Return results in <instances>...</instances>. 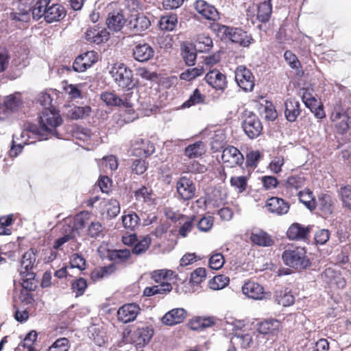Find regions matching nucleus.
<instances>
[{
	"mask_svg": "<svg viewBox=\"0 0 351 351\" xmlns=\"http://www.w3.org/2000/svg\"><path fill=\"white\" fill-rule=\"evenodd\" d=\"M309 228L299 223L292 224L287 230V237L291 240H303L307 238Z\"/></svg>",
	"mask_w": 351,
	"mask_h": 351,
	"instance_id": "nucleus-27",
	"label": "nucleus"
},
{
	"mask_svg": "<svg viewBox=\"0 0 351 351\" xmlns=\"http://www.w3.org/2000/svg\"><path fill=\"white\" fill-rule=\"evenodd\" d=\"M20 137L22 139L21 142H17L19 140V138L16 134H14L12 141V146L9 152L10 156L16 157L19 153L21 152L23 145L26 144H31L34 142V141H29V139L32 137H34L32 134H30V136L28 137L25 136L24 138H22L20 135Z\"/></svg>",
	"mask_w": 351,
	"mask_h": 351,
	"instance_id": "nucleus-29",
	"label": "nucleus"
},
{
	"mask_svg": "<svg viewBox=\"0 0 351 351\" xmlns=\"http://www.w3.org/2000/svg\"><path fill=\"white\" fill-rule=\"evenodd\" d=\"M122 222L125 228L134 230L140 223V217L134 212L129 211L122 216Z\"/></svg>",
	"mask_w": 351,
	"mask_h": 351,
	"instance_id": "nucleus-34",
	"label": "nucleus"
},
{
	"mask_svg": "<svg viewBox=\"0 0 351 351\" xmlns=\"http://www.w3.org/2000/svg\"><path fill=\"white\" fill-rule=\"evenodd\" d=\"M62 119L59 113L54 109L45 108L39 117L40 126L30 124L21 133L22 138L28 137L30 134L38 138V141L47 140L53 136L60 138L56 128L62 124Z\"/></svg>",
	"mask_w": 351,
	"mask_h": 351,
	"instance_id": "nucleus-1",
	"label": "nucleus"
},
{
	"mask_svg": "<svg viewBox=\"0 0 351 351\" xmlns=\"http://www.w3.org/2000/svg\"><path fill=\"white\" fill-rule=\"evenodd\" d=\"M225 263L223 256L221 253H216L212 255L209 259V266L212 269L218 270L221 269Z\"/></svg>",
	"mask_w": 351,
	"mask_h": 351,
	"instance_id": "nucleus-58",
	"label": "nucleus"
},
{
	"mask_svg": "<svg viewBox=\"0 0 351 351\" xmlns=\"http://www.w3.org/2000/svg\"><path fill=\"white\" fill-rule=\"evenodd\" d=\"M105 211L107 215V217L109 219L114 218L120 213V205L119 202L114 199H110L105 203Z\"/></svg>",
	"mask_w": 351,
	"mask_h": 351,
	"instance_id": "nucleus-42",
	"label": "nucleus"
},
{
	"mask_svg": "<svg viewBox=\"0 0 351 351\" xmlns=\"http://www.w3.org/2000/svg\"><path fill=\"white\" fill-rule=\"evenodd\" d=\"M81 57H83L84 62L86 63L87 68H90L93 64H95L98 59L97 53L94 51H88L82 54H80Z\"/></svg>",
	"mask_w": 351,
	"mask_h": 351,
	"instance_id": "nucleus-63",
	"label": "nucleus"
},
{
	"mask_svg": "<svg viewBox=\"0 0 351 351\" xmlns=\"http://www.w3.org/2000/svg\"><path fill=\"white\" fill-rule=\"evenodd\" d=\"M88 234L92 238H97L103 237L104 228L101 223L99 221H93L88 226L87 230Z\"/></svg>",
	"mask_w": 351,
	"mask_h": 351,
	"instance_id": "nucleus-53",
	"label": "nucleus"
},
{
	"mask_svg": "<svg viewBox=\"0 0 351 351\" xmlns=\"http://www.w3.org/2000/svg\"><path fill=\"white\" fill-rule=\"evenodd\" d=\"M36 259V250L31 248L27 251L22 257L21 261V270L20 274L29 276V278L34 275L33 273L29 272L33 268Z\"/></svg>",
	"mask_w": 351,
	"mask_h": 351,
	"instance_id": "nucleus-15",
	"label": "nucleus"
},
{
	"mask_svg": "<svg viewBox=\"0 0 351 351\" xmlns=\"http://www.w3.org/2000/svg\"><path fill=\"white\" fill-rule=\"evenodd\" d=\"M151 244V238L149 236H145L138 241L132 249V253L136 255H141L147 250Z\"/></svg>",
	"mask_w": 351,
	"mask_h": 351,
	"instance_id": "nucleus-46",
	"label": "nucleus"
},
{
	"mask_svg": "<svg viewBox=\"0 0 351 351\" xmlns=\"http://www.w3.org/2000/svg\"><path fill=\"white\" fill-rule=\"evenodd\" d=\"M206 152L203 142L197 141L184 149V155L190 159L202 156Z\"/></svg>",
	"mask_w": 351,
	"mask_h": 351,
	"instance_id": "nucleus-32",
	"label": "nucleus"
},
{
	"mask_svg": "<svg viewBox=\"0 0 351 351\" xmlns=\"http://www.w3.org/2000/svg\"><path fill=\"white\" fill-rule=\"evenodd\" d=\"M69 341L66 338H59L49 348L48 351H68Z\"/></svg>",
	"mask_w": 351,
	"mask_h": 351,
	"instance_id": "nucleus-54",
	"label": "nucleus"
},
{
	"mask_svg": "<svg viewBox=\"0 0 351 351\" xmlns=\"http://www.w3.org/2000/svg\"><path fill=\"white\" fill-rule=\"evenodd\" d=\"M125 16L120 10H114L110 12L106 19L108 29L114 32L120 31L125 24Z\"/></svg>",
	"mask_w": 351,
	"mask_h": 351,
	"instance_id": "nucleus-21",
	"label": "nucleus"
},
{
	"mask_svg": "<svg viewBox=\"0 0 351 351\" xmlns=\"http://www.w3.org/2000/svg\"><path fill=\"white\" fill-rule=\"evenodd\" d=\"M242 291L247 298L253 300H263L265 297L264 288L254 281L245 282L242 287Z\"/></svg>",
	"mask_w": 351,
	"mask_h": 351,
	"instance_id": "nucleus-17",
	"label": "nucleus"
},
{
	"mask_svg": "<svg viewBox=\"0 0 351 351\" xmlns=\"http://www.w3.org/2000/svg\"><path fill=\"white\" fill-rule=\"evenodd\" d=\"M131 256V252L128 249L116 250L110 253V258L112 261L123 263L128 261Z\"/></svg>",
	"mask_w": 351,
	"mask_h": 351,
	"instance_id": "nucleus-49",
	"label": "nucleus"
},
{
	"mask_svg": "<svg viewBox=\"0 0 351 351\" xmlns=\"http://www.w3.org/2000/svg\"><path fill=\"white\" fill-rule=\"evenodd\" d=\"M110 73L116 84L123 90H131L136 86L132 71L123 63L114 64Z\"/></svg>",
	"mask_w": 351,
	"mask_h": 351,
	"instance_id": "nucleus-3",
	"label": "nucleus"
},
{
	"mask_svg": "<svg viewBox=\"0 0 351 351\" xmlns=\"http://www.w3.org/2000/svg\"><path fill=\"white\" fill-rule=\"evenodd\" d=\"M213 324L214 321L211 317H198L191 322L190 325L193 330H199L209 327Z\"/></svg>",
	"mask_w": 351,
	"mask_h": 351,
	"instance_id": "nucleus-52",
	"label": "nucleus"
},
{
	"mask_svg": "<svg viewBox=\"0 0 351 351\" xmlns=\"http://www.w3.org/2000/svg\"><path fill=\"white\" fill-rule=\"evenodd\" d=\"M196 51L194 46L191 45L182 47V56L186 65L192 66L195 64L197 58Z\"/></svg>",
	"mask_w": 351,
	"mask_h": 351,
	"instance_id": "nucleus-39",
	"label": "nucleus"
},
{
	"mask_svg": "<svg viewBox=\"0 0 351 351\" xmlns=\"http://www.w3.org/2000/svg\"><path fill=\"white\" fill-rule=\"evenodd\" d=\"M296 195L298 196L300 202L303 203L310 210L315 208V200L309 189L300 191Z\"/></svg>",
	"mask_w": 351,
	"mask_h": 351,
	"instance_id": "nucleus-40",
	"label": "nucleus"
},
{
	"mask_svg": "<svg viewBox=\"0 0 351 351\" xmlns=\"http://www.w3.org/2000/svg\"><path fill=\"white\" fill-rule=\"evenodd\" d=\"M207 171L204 165L200 164L197 161H193L185 165V171L191 173H203Z\"/></svg>",
	"mask_w": 351,
	"mask_h": 351,
	"instance_id": "nucleus-59",
	"label": "nucleus"
},
{
	"mask_svg": "<svg viewBox=\"0 0 351 351\" xmlns=\"http://www.w3.org/2000/svg\"><path fill=\"white\" fill-rule=\"evenodd\" d=\"M176 190L179 197L186 201L195 197L196 187L191 178L182 176L177 181Z\"/></svg>",
	"mask_w": 351,
	"mask_h": 351,
	"instance_id": "nucleus-8",
	"label": "nucleus"
},
{
	"mask_svg": "<svg viewBox=\"0 0 351 351\" xmlns=\"http://www.w3.org/2000/svg\"><path fill=\"white\" fill-rule=\"evenodd\" d=\"M285 114L287 121L294 122L300 114V103L294 99H288L285 102Z\"/></svg>",
	"mask_w": 351,
	"mask_h": 351,
	"instance_id": "nucleus-26",
	"label": "nucleus"
},
{
	"mask_svg": "<svg viewBox=\"0 0 351 351\" xmlns=\"http://www.w3.org/2000/svg\"><path fill=\"white\" fill-rule=\"evenodd\" d=\"M140 310V307L136 304H124L117 311L118 319L124 324L133 322L136 318Z\"/></svg>",
	"mask_w": 351,
	"mask_h": 351,
	"instance_id": "nucleus-12",
	"label": "nucleus"
},
{
	"mask_svg": "<svg viewBox=\"0 0 351 351\" xmlns=\"http://www.w3.org/2000/svg\"><path fill=\"white\" fill-rule=\"evenodd\" d=\"M265 207L267 210L276 215H282L288 213L289 204L283 199L272 197L267 199Z\"/></svg>",
	"mask_w": 351,
	"mask_h": 351,
	"instance_id": "nucleus-14",
	"label": "nucleus"
},
{
	"mask_svg": "<svg viewBox=\"0 0 351 351\" xmlns=\"http://www.w3.org/2000/svg\"><path fill=\"white\" fill-rule=\"evenodd\" d=\"M131 95L132 93L120 97L114 91H105L100 95V99L108 106L130 107L131 106V101L129 99V96Z\"/></svg>",
	"mask_w": 351,
	"mask_h": 351,
	"instance_id": "nucleus-7",
	"label": "nucleus"
},
{
	"mask_svg": "<svg viewBox=\"0 0 351 351\" xmlns=\"http://www.w3.org/2000/svg\"><path fill=\"white\" fill-rule=\"evenodd\" d=\"M197 51L202 53L208 52L213 47V40L206 34H198L193 45Z\"/></svg>",
	"mask_w": 351,
	"mask_h": 351,
	"instance_id": "nucleus-30",
	"label": "nucleus"
},
{
	"mask_svg": "<svg viewBox=\"0 0 351 351\" xmlns=\"http://www.w3.org/2000/svg\"><path fill=\"white\" fill-rule=\"evenodd\" d=\"M134 197L137 202L145 203L147 205H152L154 202L153 193L152 190L148 189L146 186H141L134 193Z\"/></svg>",
	"mask_w": 351,
	"mask_h": 351,
	"instance_id": "nucleus-36",
	"label": "nucleus"
},
{
	"mask_svg": "<svg viewBox=\"0 0 351 351\" xmlns=\"http://www.w3.org/2000/svg\"><path fill=\"white\" fill-rule=\"evenodd\" d=\"M51 0H38L32 8L28 10L17 12H13L10 14V18L14 21L27 22L29 19V12H32L33 18L35 20H39L43 16L45 17V10Z\"/></svg>",
	"mask_w": 351,
	"mask_h": 351,
	"instance_id": "nucleus-5",
	"label": "nucleus"
},
{
	"mask_svg": "<svg viewBox=\"0 0 351 351\" xmlns=\"http://www.w3.org/2000/svg\"><path fill=\"white\" fill-rule=\"evenodd\" d=\"M149 19L143 14H132L128 19V27L135 34H139L149 28Z\"/></svg>",
	"mask_w": 351,
	"mask_h": 351,
	"instance_id": "nucleus-11",
	"label": "nucleus"
},
{
	"mask_svg": "<svg viewBox=\"0 0 351 351\" xmlns=\"http://www.w3.org/2000/svg\"><path fill=\"white\" fill-rule=\"evenodd\" d=\"M340 195L343 206L351 211V186H346L341 187Z\"/></svg>",
	"mask_w": 351,
	"mask_h": 351,
	"instance_id": "nucleus-57",
	"label": "nucleus"
},
{
	"mask_svg": "<svg viewBox=\"0 0 351 351\" xmlns=\"http://www.w3.org/2000/svg\"><path fill=\"white\" fill-rule=\"evenodd\" d=\"M153 330L148 327L138 329L136 332V335L138 338V343L145 345L149 343V341H150L151 338L153 336Z\"/></svg>",
	"mask_w": 351,
	"mask_h": 351,
	"instance_id": "nucleus-48",
	"label": "nucleus"
},
{
	"mask_svg": "<svg viewBox=\"0 0 351 351\" xmlns=\"http://www.w3.org/2000/svg\"><path fill=\"white\" fill-rule=\"evenodd\" d=\"M90 111L91 108L88 106L75 107L73 109L72 118L75 119H83L88 116Z\"/></svg>",
	"mask_w": 351,
	"mask_h": 351,
	"instance_id": "nucleus-62",
	"label": "nucleus"
},
{
	"mask_svg": "<svg viewBox=\"0 0 351 351\" xmlns=\"http://www.w3.org/2000/svg\"><path fill=\"white\" fill-rule=\"evenodd\" d=\"M177 22L176 15H167L160 18L158 25L162 30L171 31L175 28Z\"/></svg>",
	"mask_w": 351,
	"mask_h": 351,
	"instance_id": "nucleus-45",
	"label": "nucleus"
},
{
	"mask_svg": "<svg viewBox=\"0 0 351 351\" xmlns=\"http://www.w3.org/2000/svg\"><path fill=\"white\" fill-rule=\"evenodd\" d=\"M271 1L265 0L257 8V19L263 23L268 21L270 18L272 10Z\"/></svg>",
	"mask_w": 351,
	"mask_h": 351,
	"instance_id": "nucleus-37",
	"label": "nucleus"
},
{
	"mask_svg": "<svg viewBox=\"0 0 351 351\" xmlns=\"http://www.w3.org/2000/svg\"><path fill=\"white\" fill-rule=\"evenodd\" d=\"M280 324L276 319H266L258 324L257 330L263 335L274 334L280 328Z\"/></svg>",
	"mask_w": 351,
	"mask_h": 351,
	"instance_id": "nucleus-31",
	"label": "nucleus"
},
{
	"mask_svg": "<svg viewBox=\"0 0 351 351\" xmlns=\"http://www.w3.org/2000/svg\"><path fill=\"white\" fill-rule=\"evenodd\" d=\"M86 38L90 42L99 44L108 40L109 33L106 29L95 26L86 31Z\"/></svg>",
	"mask_w": 351,
	"mask_h": 351,
	"instance_id": "nucleus-24",
	"label": "nucleus"
},
{
	"mask_svg": "<svg viewBox=\"0 0 351 351\" xmlns=\"http://www.w3.org/2000/svg\"><path fill=\"white\" fill-rule=\"evenodd\" d=\"M304 247L289 248L282 255L284 263L298 270L305 269L311 265Z\"/></svg>",
	"mask_w": 351,
	"mask_h": 351,
	"instance_id": "nucleus-4",
	"label": "nucleus"
},
{
	"mask_svg": "<svg viewBox=\"0 0 351 351\" xmlns=\"http://www.w3.org/2000/svg\"><path fill=\"white\" fill-rule=\"evenodd\" d=\"M230 279L225 275L214 276L208 282L209 287L213 290H220L226 287L229 283Z\"/></svg>",
	"mask_w": 351,
	"mask_h": 351,
	"instance_id": "nucleus-43",
	"label": "nucleus"
},
{
	"mask_svg": "<svg viewBox=\"0 0 351 351\" xmlns=\"http://www.w3.org/2000/svg\"><path fill=\"white\" fill-rule=\"evenodd\" d=\"M242 126L245 133L250 138L258 137L263 130L261 122L254 114L247 117L243 121Z\"/></svg>",
	"mask_w": 351,
	"mask_h": 351,
	"instance_id": "nucleus-13",
	"label": "nucleus"
},
{
	"mask_svg": "<svg viewBox=\"0 0 351 351\" xmlns=\"http://www.w3.org/2000/svg\"><path fill=\"white\" fill-rule=\"evenodd\" d=\"M87 288V282L83 278L74 280L71 285V290L75 293V297H80L84 293Z\"/></svg>",
	"mask_w": 351,
	"mask_h": 351,
	"instance_id": "nucleus-50",
	"label": "nucleus"
},
{
	"mask_svg": "<svg viewBox=\"0 0 351 351\" xmlns=\"http://www.w3.org/2000/svg\"><path fill=\"white\" fill-rule=\"evenodd\" d=\"M342 119V121L339 123V128L341 132H345L349 128V123H351V111L348 110L341 109L339 107H335L334 111L331 114L332 121H337Z\"/></svg>",
	"mask_w": 351,
	"mask_h": 351,
	"instance_id": "nucleus-18",
	"label": "nucleus"
},
{
	"mask_svg": "<svg viewBox=\"0 0 351 351\" xmlns=\"http://www.w3.org/2000/svg\"><path fill=\"white\" fill-rule=\"evenodd\" d=\"M250 239L254 244L259 246L269 247L274 244L271 237L262 230L252 233Z\"/></svg>",
	"mask_w": 351,
	"mask_h": 351,
	"instance_id": "nucleus-33",
	"label": "nucleus"
},
{
	"mask_svg": "<svg viewBox=\"0 0 351 351\" xmlns=\"http://www.w3.org/2000/svg\"><path fill=\"white\" fill-rule=\"evenodd\" d=\"M205 98V96L200 93V90L196 88L190 95L189 99L183 103L182 107L186 108L197 104H204Z\"/></svg>",
	"mask_w": 351,
	"mask_h": 351,
	"instance_id": "nucleus-41",
	"label": "nucleus"
},
{
	"mask_svg": "<svg viewBox=\"0 0 351 351\" xmlns=\"http://www.w3.org/2000/svg\"><path fill=\"white\" fill-rule=\"evenodd\" d=\"M321 278L324 282L330 287L343 289L346 285V281L341 274L333 268H327L321 274Z\"/></svg>",
	"mask_w": 351,
	"mask_h": 351,
	"instance_id": "nucleus-10",
	"label": "nucleus"
},
{
	"mask_svg": "<svg viewBox=\"0 0 351 351\" xmlns=\"http://www.w3.org/2000/svg\"><path fill=\"white\" fill-rule=\"evenodd\" d=\"M206 82L217 90L226 87V76L217 70L210 71L205 76Z\"/></svg>",
	"mask_w": 351,
	"mask_h": 351,
	"instance_id": "nucleus-23",
	"label": "nucleus"
},
{
	"mask_svg": "<svg viewBox=\"0 0 351 351\" xmlns=\"http://www.w3.org/2000/svg\"><path fill=\"white\" fill-rule=\"evenodd\" d=\"M64 7L58 3L48 4L45 10V20L49 23L61 21L66 16Z\"/></svg>",
	"mask_w": 351,
	"mask_h": 351,
	"instance_id": "nucleus-16",
	"label": "nucleus"
},
{
	"mask_svg": "<svg viewBox=\"0 0 351 351\" xmlns=\"http://www.w3.org/2000/svg\"><path fill=\"white\" fill-rule=\"evenodd\" d=\"M235 80L238 86L245 92L252 91L254 86L252 73L245 66H239L235 71Z\"/></svg>",
	"mask_w": 351,
	"mask_h": 351,
	"instance_id": "nucleus-6",
	"label": "nucleus"
},
{
	"mask_svg": "<svg viewBox=\"0 0 351 351\" xmlns=\"http://www.w3.org/2000/svg\"><path fill=\"white\" fill-rule=\"evenodd\" d=\"M319 206L324 214H331L332 212V201L331 197L328 195L320 196L319 197Z\"/></svg>",
	"mask_w": 351,
	"mask_h": 351,
	"instance_id": "nucleus-51",
	"label": "nucleus"
},
{
	"mask_svg": "<svg viewBox=\"0 0 351 351\" xmlns=\"http://www.w3.org/2000/svg\"><path fill=\"white\" fill-rule=\"evenodd\" d=\"M215 30L221 39L229 40L244 47H248L254 40L251 36L240 28L217 24Z\"/></svg>",
	"mask_w": 351,
	"mask_h": 351,
	"instance_id": "nucleus-2",
	"label": "nucleus"
},
{
	"mask_svg": "<svg viewBox=\"0 0 351 351\" xmlns=\"http://www.w3.org/2000/svg\"><path fill=\"white\" fill-rule=\"evenodd\" d=\"M197 12L208 20L215 21L219 18L217 10L215 8L204 0H198L195 3Z\"/></svg>",
	"mask_w": 351,
	"mask_h": 351,
	"instance_id": "nucleus-20",
	"label": "nucleus"
},
{
	"mask_svg": "<svg viewBox=\"0 0 351 351\" xmlns=\"http://www.w3.org/2000/svg\"><path fill=\"white\" fill-rule=\"evenodd\" d=\"M204 72V67L202 66H197V67L188 69L182 72L180 75V78L185 81H191L202 75Z\"/></svg>",
	"mask_w": 351,
	"mask_h": 351,
	"instance_id": "nucleus-44",
	"label": "nucleus"
},
{
	"mask_svg": "<svg viewBox=\"0 0 351 351\" xmlns=\"http://www.w3.org/2000/svg\"><path fill=\"white\" fill-rule=\"evenodd\" d=\"M10 58L8 50L5 47H0V73L8 69Z\"/></svg>",
	"mask_w": 351,
	"mask_h": 351,
	"instance_id": "nucleus-61",
	"label": "nucleus"
},
{
	"mask_svg": "<svg viewBox=\"0 0 351 351\" xmlns=\"http://www.w3.org/2000/svg\"><path fill=\"white\" fill-rule=\"evenodd\" d=\"M132 146L134 149L138 151L136 155L148 156L154 152V146L149 141H145L142 138H137L133 143Z\"/></svg>",
	"mask_w": 351,
	"mask_h": 351,
	"instance_id": "nucleus-28",
	"label": "nucleus"
},
{
	"mask_svg": "<svg viewBox=\"0 0 351 351\" xmlns=\"http://www.w3.org/2000/svg\"><path fill=\"white\" fill-rule=\"evenodd\" d=\"M247 178L246 176H234L230 179L231 186L237 189L240 193L246 189Z\"/></svg>",
	"mask_w": 351,
	"mask_h": 351,
	"instance_id": "nucleus-56",
	"label": "nucleus"
},
{
	"mask_svg": "<svg viewBox=\"0 0 351 351\" xmlns=\"http://www.w3.org/2000/svg\"><path fill=\"white\" fill-rule=\"evenodd\" d=\"M221 160L228 167L241 166L244 161V157L241 152L234 146H228L223 149Z\"/></svg>",
	"mask_w": 351,
	"mask_h": 351,
	"instance_id": "nucleus-9",
	"label": "nucleus"
},
{
	"mask_svg": "<svg viewBox=\"0 0 351 351\" xmlns=\"http://www.w3.org/2000/svg\"><path fill=\"white\" fill-rule=\"evenodd\" d=\"M147 169V165L144 160L136 159L134 160L132 169L134 173L138 175L143 174Z\"/></svg>",
	"mask_w": 351,
	"mask_h": 351,
	"instance_id": "nucleus-64",
	"label": "nucleus"
},
{
	"mask_svg": "<svg viewBox=\"0 0 351 351\" xmlns=\"http://www.w3.org/2000/svg\"><path fill=\"white\" fill-rule=\"evenodd\" d=\"M176 275L172 270L159 269L154 271L152 274V278L158 283L166 282L173 280Z\"/></svg>",
	"mask_w": 351,
	"mask_h": 351,
	"instance_id": "nucleus-38",
	"label": "nucleus"
},
{
	"mask_svg": "<svg viewBox=\"0 0 351 351\" xmlns=\"http://www.w3.org/2000/svg\"><path fill=\"white\" fill-rule=\"evenodd\" d=\"M117 167V160L114 156H105L99 163L100 171L108 174L116 170Z\"/></svg>",
	"mask_w": 351,
	"mask_h": 351,
	"instance_id": "nucleus-35",
	"label": "nucleus"
},
{
	"mask_svg": "<svg viewBox=\"0 0 351 351\" xmlns=\"http://www.w3.org/2000/svg\"><path fill=\"white\" fill-rule=\"evenodd\" d=\"M186 316V311L182 308H173L162 318V322L167 326H173L184 321Z\"/></svg>",
	"mask_w": 351,
	"mask_h": 351,
	"instance_id": "nucleus-19",
	"label": "nucleus"
},
{
	"mask_svg": "<svg viewBox=\"0 0 351 351\" xmlns=\"http://www.w3.org/2000/svg\"><path fill=\"white\" fill-rule=\"evenodd\" d=\"M133 57L138 62H146L151 59L154 54L153 48L147 43L138 44L133 49Z\"/></svg>",
	"mask_w": 351,
	"mask_h": 351,
	"instance_id": "nucleus-22",
	"label": "nucleus"
},
{
	"mask_svg": "<svg viewBox=\"0 0 351 351\" xmlns=\"http://www.w3.org/2000/svg\"><path fill=\"white\" fill-rule=\"evenodd\" d=\"M21 105L20 96L18 95H9L3 101L4 111L5 110L14 111L17 110Z\"/></svg>",
	"mask_w": 351,
	"mask_h": 351,
	"instance_id": "nucleus-47",
	"label": "nucleus"
},
{
	"mask_svg": "<svg viewBox=\"0 0 351 351\" xmlns=\"http://www.w3.org/2000/svg\"><path fill=\"white\" fill-rule=\"evenodd\" d=\"M37 332L35 330H32L27 334L23 342H21L19 346H22L23 348H27L28 350L31 349H34L32 347L34 343L36 341L37 339Z\"/></svg>",
	"mask_w": 351,
	"mask_h": 351,
	"instance_id": "nucleus-60",
	"label": "nucleus"
},
{
	"mask_svg": "<svg viewBox=\"0 0 351 351\" xmlns=\"http://www.w3.org/2000/svg\"><path fill=\"white\" fill-rule=\"evenodd\" d=\"M306 179L304 176L301 174L292 175L287 178L285 182V187L291 195L297 194L305 186Z\"/></svg>",
	"mask_w": 351,
	"mask_h": 351,
	"instance_id": "nucleus-25",
	"label": "nucleus"
},
{
	"mask_svg": "<svg viewBox=\"0 0 351 351\" xmlns=\"http://www.w3.org/2000/svg\"><path fill=\"white\" fill-rule=\"evenodd\" d=\"M206 276V272L205 269L199 267L191 273L190 282L192 285H197L204 280Z\"/></svg>",
	"mask_w": 351,
	"mask_h": 351,
	"instance_id": "nucleus-55",
	"label": "nucleus"
}]
</instances>
